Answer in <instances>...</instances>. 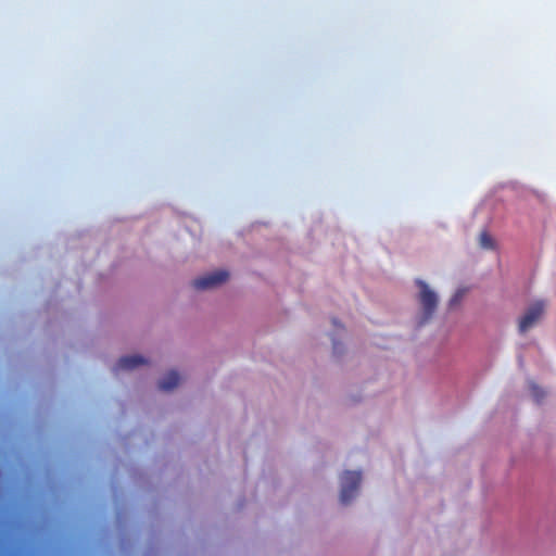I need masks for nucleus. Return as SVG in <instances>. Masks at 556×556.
<instances>
[{
    "label": "nucleus",
    "mask_w": 556,
    "mask_h": 556,
    "mask_svg": "<svg viewBox=\"0 0 556 556\" xmlns=\"http://www.w3.org/2000/svg\"><path fill=\"white\" fill-rule=\"evenodd\" d=\"M416 283L420 289L419 303L422 309V315L418 321V325L422 326L433 316L438 306V296L425 281L417 280Z\"/></svg>",
    "instance_id": "1"
},
{
    "label": "nucleus",
    "mask_w": 556,
    "mask_h": 556,
    "mask_svg": "<svg viewBox=\"0 0 556 556\" xmlns=\"http://www.w3.org/2000/svg\"><path fill=\"white\" fill-rule=\"evenodd\" d=\"M362 481L361 471L346 470L341 477L340 502L349 504L357 494Z\"/></svg>",
    "instance_id": "2"
},
{
    "label": "nucleus",
    "mask_w": 556,
    "mask_h": 556,
    "mask_svg": "<svg viewBox=\"0 0 556 556\" xmlns=\"http://www.w3.org/2000/svg\"><path fill=\"white\" fill-rule=\"evenodd\" d=\"M544 306L542 301H536L528 307L525 315L519 320L518 328L521 333L527 332L540 320L544 313Z\"/></svg>",
    "instance_id": "3"
},
{
    "label": "nucleus",
    "mask_w": 556,
    "mask_h": 556,
    "mask_svg": "<svg viewBox=\"0 0 556 556\" xmlns=\"http://www.w3.org/2000/svg\"><path fill=\"white\" fill-rule=\"evenodd\" d=\"M229 277V273L224 269L215 270L192 281V286L198 290H206L218 287Z\"/></svg>",
    "instance_id": "4"
},
{
    "label": "nucleus",
    "mask_w": 556,
    "mask_h": 556,
    "mask_svg": "<svg viewBox=\"0 0 556 556\" xmlns=\"http://www.w3.org/2000/svg\"><path fill=\"white\" fill-rule=\"evenodd\" d=\"M144 364H147V359L140 355L123 356L116 363L114 371L130 370Z\"/></svg>",
    "instance_id": "5"
},
{
    "label": "nucleus",
    "mask_w": 556,
    "mask_h": 556,
    "mask_svg": "<svg viewBox=\"0 0 556 556\" xmlns=\"http://www.w3.org/2000/svg\"><path fill=\"white\" fill-rule=\"evenodd\" d=\"M180 377L177 371L167 372L159 382V389L163 391H172L179 383Z\"/></svg>",
    "instance_id": "6"
},
{
    "label": "nucleus",
    "mask_w": 556,
    "mask_h": 556,
    "mask_svg": "<svg viewBox=\"0 0 556 556\" xmlns=\"http://www.w3.org/2000/svg\"><path fill=\"white\" fill-rule=\"evenodd\" d=\"M480 247L486 250L494 249V240L488 231H482L479 236Z\"/></svg>",
    "instance_id": "7"
},
{
    "label": "nucleus",
    "mask_w": 556,
    "mask_h": 556,
    "mask_svg": "<svg viewBox=\"0 0 556 556\" xmlns=\"http://www.w3.org/2000/svg\"><path fill=\"white\" fill-rule=\"evenodd\" d=\"M530 390H531L532 397L538 403L541 402L544 399L545 391L543 389H541L539 386H536L535 383H531Z\"/></svg>",
    "instance_id": "8"
},
{
    "label": "nucleus",
    "mask_w": 556,
    "mask_h": 556,
    "mask_svg": "<svg viewBox=\"0 0 556 556\" xmlns=\"http://www.w3.org/2000/svg\"><path fill=\"white\" fill-rule=\"evenodd\" d=\"M463 296H464L463 290L456 291L455 294L450 300V306L453 307V306L458 305L460 303Z\"/></svg>",
    "instance_id": "9"
}]
</instances>
